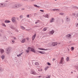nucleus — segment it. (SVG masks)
Listing matches in <instances>:
<instances>
[{
    "mask_svg": "<svg viewBox=\"0 0 78 78\" xmlns=\"http://www.w3.org/2000/svg\"><path fill=\"white\" fill-rule=\"evenodd\" d=\"M10 52H11V48H9L7 50V54H9Z\"/></svg>",
    "mask_w": 78,
    "mask_h": 78,
    "instance_id": "obj_1",
    "label": "nucleus"
},
{
    "mask_svg": "<svg viewBox=\"0 0 78 78\" xmlns=\"http://www.w3.org/2000/svg\"><path fill=\"white\" fill-rule=\"evenodd\" d=\"M58 45V43L56 42H53L51 44L52 46H55V45Z\"/></svg>",
    "mask_w": 78,
    "mask_h": 78,
    "instance_id": "obj_2",
    "label": "nucleus"
},
{
    "mask_svg": "<svg viewBox=\"0 0 78 78\" xmlns=\"http://www.w3.org/2000/svg\"><path fill=\"white\" fill-rule=\"evenodd\" d=\"M26 51L27 53H28L29 51H31V48L30 47H28L27 49L26 50Z\"/></svg>",
    "mask_w": 78,
    "mask_h": 78,
    "instance_id": "obj_3",
    "label": "nucleus"
},
{
    "mask_svg": "<svg viewBox=\"0 0 78 78\" xmlns=\"http://www.w3.org/2000/svg\"><path fill=\"white\" fill-rule=\"evenodd\" d=\"M30 73L31 74H32L33 75H36V72L34 71H31Z\"/></svg>",
    "mask_w": 78,
    "mask_h": 78,
    "instance_id": "obj_4",
    "label": "nucleus"
},
{
    "mask_svg": "<svg viewBox=\"0 0 78 78\" xmlns=\"http://www.w3.org/2000/svg\"><path fill=\"white\" fill-rule=\"evenodd\" d=\"M38 53H41V54H45V51H37Z\"/></svg>",
    "mask_w": 78,
    "mask_h": 78,
    "instance_id": "obj_5",
    "label": "nucleus"
},
{
    "mask_svg": "<svg viewBox=\"0 0 78 78\" xmlns=\"http://www.w3.org/2000/svg\"><path fill=\"white\" fill-rule=\"evenodd\" d=\"M12 22H16V18L13 17L12 19Z\"/></svg>",
    "mask_w": 78,
    "mask_h": 78,
    "instance_id": "obj_6",
    "label": "nucleus"
},
{
    "mask_svg": "<svg viewBox=\"0 0 78 78\" xmlns=\"http://www.w3.org/2000/svg\"><path fill=\"white\" fill-rule=\"evenodd\" d=\"M26 41V39H25L23 38L21 41V43H25V42Z\"/></svg>",
    "mask_w": 78,
    "mask_h": 78,
    "instance_id": "obj_7",
    "label": "nucleus"
},
{
    "mask_svg": "<svg viewBox=\"0 0 78 78\" xmlns=\"http://www.w3.org/2000/svg\"><path fill=\"white\" fill-rule=\"evenodd\" d=\"M30 51H33L34 53H36V51H35V50L33 48H30Z\"/></svg>",
    "mask_w": 78,
    "mask_h": 78,
    "instance_id": "obj_8",
    "label": "nucleus"
},
{
    "mask_svg": "<svg viewBox=\"0 0 78 78\" xmlns=\"http://www.w3.org/2000/svg\"><path fill=\"white\" fill-rule=\"evenodd\" d=\"M36 34H35L34 35H33L32 37V39L33 41H34V40L35 39V37H36Z\"/></svg>",
    "mask_w": 78,
    "mask_h": 78,
    "instance_id": "obj_9",
    "label": "nucleus"
},
{
    "mask_svg": "<svg viewBox=\"0 0 78 78\" xmlns=\"http://www.w3.org/2000/svg\"><path fill=\"white\" fill-rule=\"evenodd\" d=\"M63 61H64V58L62 57L61 58V61L60 63V64H62V62H63Z\"/></svg>",
    "mask_w": 78,
    "mask_h": 78,
    "instance_id": "obj_10",
    "label": "nucleus"
},
{
    "mask_svg": "<svg viewBox=\"0 0 78 78\" xmlns=\"http://www.w3.org/2000/svg\"><path fill=\"white\" fill-rule=\"evenodd\" d=\"M44 17H47V18H48L49 17V15L48 14H46V15H44Z\"/></svg>",
    "mask_w": 78,
    "mask_h": 78,
    "instance_id": "obj_11",
    "label": "nucleus"
},
{
    "mask_svg": "<svg viewBox=\"0 0 78 78\" xmlns=\"http://www.w3.org/2000/svg\"><path fill=\"white\" fill-rule=\"evenodd\" d=\"M38 49L39 50H45V51L47 50L46 49H45L43 48H39Z\"/></svg>",
    "mask_w": 78,
    "mask_h": 78,
    "instance_id": "obj_12",
    "label": "nucleus"
},
{
    "mask_svg": "<svg viewBox=\"0 0 78 78\" xmlns=\"http://www.w3.org/2000/svg\"><path fill=\"white\" fill-rule=\"evenodd\" d=\"M10 21L7 20L5 21V23H10Z\"/></svg>",
    "mask_w": 78,
    "mask_h": 78,
    "instance_id": "obj_13",
    "label": "nucleus"
},
{
    "mask_svg": "<svg viewBox=\"0 0 78 78\" xmlns=\"http://www.w3.org/2000/svg\"><path fill=\"white\" fill-rule=\"evenodd\" d=\"M0 52L2 53H3L4 52V50L2 49H0Z\"/></svg>",
    "mask_w": 78,
    "mask_h": 78,
    "instance_id": "obj_14",
    "label": "nucleus"
},
{
    "mask_svg": "<svg viewBox=\"0 0 78 78\" xmlns=\"http://www.w3.org/2000/svg\"><path fill=\"white\" fill-rule=\"evenodd\" d=\"M4 5H5V4L4 3H0V7H3L4 6Z\"/></svg>",
    "mask_w": 78,
    "mask_h": 78,
    "instance_id": "obj_15",
    "label": "nucleus"
},
{
    "mask_svg": "<svg viewBox=\"0 0 78 78\" xmlns=\"http://www.w3.org/2000/svg\"><path fill=\"white\" fill-rule=\"evenodd\" d=\"M15 6H16V8H18L20 6V4H16L15 5Z\"/></svg>",
    "mask_w": 78,
    "mask_h": 78,
    "instance_id": "obj_16",
    "label": "nucleus"
},
{
    "mask_svg": "<svg viewBox=\"0 0 78 78\" xmlns=\"http://www.w3.org/2000/svg\"><path fill=\"white\" fill-rule=\"evenodd\" d=\"M66 36V37H68L70 38V37H71V35H70V34H68Z\"/></svg>",
    "mask_w": 78,
    "mask_h": 78,
    "instance_id": "obj_17",
    "label": "nucleus"
},
{
    "mask_svg": "<svg viewBox=\"0 0 78 78\" xmlns=\"http://www.w3.org/2000/svg\"><path fill=\"white\" fill-rule=\"evenodd\" d=\"M54 30H52L50 32V34H53V33H54Z\"/></svg>",
    "mask_w": 78,
    "mask_h": 78,
    "instance_id": "obj_18",
    "label": "nucleus"
},
{
    "mask_svg": "<svg viewBox=\"0 0 78 78\" xmlns=\"http://www.w3.org/2000/svg\"><path fill=\"white\" fill-rule=\"evenodd\" d=\"M66 21H67V22H69L70 20V19L68 17H67L66 18Z\"/></svg>",
    "mask_w": 78,
    "mask_h": 78,
    "instance_id": "obj_19",
    "label": "nucleus"
},
{
    "mask_svg": "<svg viewBox=\"0 0 78 78\" xmlns=\"http://www.w3.org/2000/svg\"><path fill=\"white\" fill-rule=\"evenodd\" d=\"M48 68H49V66H47V67H45L44 68V70H45V71H46V70H47L48 69Z\"/></svg>",
    "mask_w": 78,
    "mask_h": 78,
    "instance_id": "obj_20",
    "label": "nucleus"
},
{
    "mask_svg": "<svg viewBox=\"0 0 78 78\" xmlns=\"http://www.w3.org/2000/svg\"><path fill=\"white\" fill-rule=\"evenodd\" d=\"M54 20H55L54 18H52V20H50V22H54Z\"/></svg>",
    "mask_w": 78,
    "mask_h": 78,
    "instance_id": "obj_21",
    "label": "nucleus"
},
{
    "mask_svg": "<svg viewBox=\"0 0 78 78\" xmlns=\"http://www.w3.org/2000/svg\"><path fill=\"white\" fill-rule=\"evenodd\" d=\"M2 26H3V27H6V25L5 24L3 23H2Z\"/></svg>",
    "mask_w": 78,
    "mask_h": 78,
    "instance_id": "obj_22",
    "label": "nucleus"
},
{
    "mask_svg": "<svg viewBox=\"0 0 78 78\" xmlns=\"http://www.w3.org/2000/svg\"><path fill=\"white\" fill-rule=\"evenodd\" d=\"M47 30V27H45L43 29V31H45Z\"/></svg>",
    "mask_w": 78,
    "mask_h": 78,
    "instance_id": "obj_23",
    "label": "nucleus"
},
{
    "mask_svg": "<svg viewBox=\"0 0 78 78\" xmlns=\"http://www.w3.org/2000/svg\"><path fill=\"white\" fill-rule=\"evenodd\" d=\"M20 27L21 28H22V29L23 30H25V27L23 26H21Z\"/></svg>",
    "mask_w": 78,
    "mask_h": 78,
    "instance_id": "obj_24",
    "label": "nucleus"
},
{
    "mask_svg": "<svg viewBox=\"0 0 78 78\" xmlns=\"http://www.w3.org/2000/svg\"><path fill=\"white\" fill-rule=\"evenodd\" d=\"M1 58L2 59H3L4 58H5V55H3L1 56Z\"/></svg>",
    "mask_w": 78,
    "mask_h": 78,
    "instance_id": "obj_25",
    "label": "nucleus"
},
{
    "mask_svg": "<svg viewBox=\"0 0 78 78\" xmlns=\"http://www.w3.org/2000/svg\"><path fill=\"white\" fill-rule=\"evenodd\" d=\"M34 6H35V7H36L37 8H40V6H38L37 5H34Z\"/></svg>",
    "mask_w": 78,
    "mask_h": 78,
    "instance_id": "obj_26",
    "label": "nucleus"
},
{
    "mask_svg": "<svg viewBox=\"0 0 78 78\" xmlns=\"http://www.w3.org/2000/svg\"><path fill=\"white\" fill-rule=\"evenodd\" d=\"M38 71H39L40 72H41L42 70V68H41L40 69H38Z\"/></svg>",
    "mask_w": 78,
    "mask_h": 78,
    "instance_id": "obj_27",
    "label": "nucleus"
},
{
    "mask_svg": "<svg viewBox=\"0 0 78 78\" xmlns=\"http://www.w3.org/2000/svg\"><path fill=\"white\" fill-rule=\"evenodd\" d=\"M35 65L36 66H38L39 65V63L38 62H36L35 63Z\"/></svg>",
    "mask_w": 78,
    "mask_h": 78,
    "instance_id": "obj_28",
    "label": "nucleus"
},
{
    "mask_svg": "<svg viewBox=\"0 0 78 78\" xmlns=\"http://www.w3.org/2000/svg\"><path fill=\"white\" fill-rule=\"evenodd\" d=\"M13 8H14L15 9H16V8H17V7H16V5H14L13 6Z\"/></svg>",
    "mask_w": 78,
    "mask_h": 78,
    "instance_id": "obj_29",
    "label": "nucleus"
},
{
    "mask_svg": "<svg viewBox=\"0 0 78 78\" xmlns=\"http://www.w3.org/2000/svg\"><path fill=\"white\" fill-rule=\"evenodd\" d=\"M66 61H69V57H67L66 58Z\"/></svg>",
    "mask_w": 78,
    "mask_h": 78,
    "instance_id": "obj_30",
    "label": "nucleus"
},
{
    "mask_svg": "<svg viewBox=\"0 0 78 78\" xmlns=\"http://www.w3.org/2000/svg\"><path fill=\"white\" fill-rule=\"evenodd\" d=\"M21 55H22V53H21L17 55V56H18V57H19V56H21Z\"/></svg>",
    "mask_w": 78,
    "mask_h": 78,
    "instance_id": "obj_31",
    "label": "nucleus"
},
{
    "mask_svg": "<svg viewBox=\"0 0 78 78\" xmlns=\"http://www.w3.org/2000/svg\"><path fill=\"white\" fill-rule=\"evenodd\" d=\"M71 49L72 51H73V50H74V48L73 47H72Z\"/></svg>",
    "mask_w": 78,
    "mask_h": 78,
    "instance_id": "obj_32",
    "label": "nucleus"
},
{
    "mask_svg": "<svg viewBox=\"0 0 78 78\" xmlns=\"http://www.w3.org/2000/svg\"><path fill=\"white\" fill-rule=\"evenodd\" d=\"M53 11H57V10H58V9H52Z\"/></svg>",
    "mask_w": 78,
    "mask_h": 78,
    "instance_id": "obj_33",
    "label": "nucleus"
},
{
    "mask_svg": "<svg viewBox=\"0 0 78 78\" xmlns=\"http://www.w3.org/2000/svg\"><path fill=\"white\" fill-rule=\"evenodd\" d=\"M76 15V14L75 13H73L72 14V16H75Z\"/></svg>",
    "mask_w": 78,
    "mask_h": 78,
    "instance_id": "obj_34",
    "label": "nucleus"
},
{
    "mask_svg": "<svg viewBox=\"0 0 78 78\" xmlns=\"http://www.w3.org/2000/svg\"><path fill=\"white\" fill-rule=\"evenodd\" d=\"M47 64H48V66H50V65H51V64H50V63H49V62H48L47 63Z\"/></svg>",
    "mask_w": 78,
    "mask_h": 78,
    "instance_id": "obj_35",
    "label": "nucleus"
},
{
    "mask_svg": "<svg viewBox=\"0 0 78 78\" xmlns=\"http://www.w3.org/2000/svg\"><path fill=\"white\" fill-rule=\"evenodd\" d=\"M38 22H39V20H38L36 22H35V24L37 23H38Z\"/></svg>",
    "mask_w": 78,
    "mask_h": 78,
    "instance_id": "obj_36",
    "label": "nucleus"
},
{
    "mask_svg": "<svg viewBox=\"0 0 78 78\" xmlns=\"http://www.w3.org/2000/svg\"><path fill=\"white\" fill-rule=\"evenodd\" d=\"M40 11H41V12H44V10H40Z\"/></svg>",
    "mask_w": 78,
    "mask_h": 78,
    "instance_id": "obj_37",
    "label": "nucleus"
},
{
    "mask_svg": "<svg viewBox=\"0 0 78 78\" xmlns=\"http://www.w3.org/2000/svg\"><path fill=\"white\" fill-rule=\"evenodd\" d=\"M12 42L13 43H14L15 42V41H14V40H12Z\"/></svg>",
    "mask_w": 78,
    "mask_h": 78,
    "instance_id": "obj_38",
    "label": "nucleus"
},
{
    "mask_svg": "<svg viewBox=\"0 0 78 78\" xmlns=\"http://www.w3.org/2000/svg\"><path fill=\"white\" fill-rule=\"evenodd\" d=\"M26 40H27V41H28V40H29V38H26Z\"/></svg>",
    "mask_w": 78,
    "mask_h": 78,
    "instance_id": "obj_39",
    "label": "nucleus"
},
{
    "mask_svg": "<svg viewBox=\"0 0 78 78\" xmlns=\"http://www.w3.org/2000/svg\"><path fill=\"white\" fill-rule=\"evenodd\" d=\"M60 15H63V14H64V13H60Z\"/></svg>",
    "mask_w": 78,
    "mask_h": 78,
    "instance_id": "obj_40",
    "label": "nucleus"
},
{
    "mask_svg": "<svg viewBox=\"0 0 78 78\" xmlns=\"http://www.w3.org/2000/svg\"><path fill=\"white\" fill-rule=\"evenodd\" d=\"M27 17H30V15H27Z\"/></svg>",
    "mask_w": 78,
    "mask_h": 78,
    "instance_id": "obj_41",
    "label": "nucleus"
},
{
    "mask_svg": "<svg viewBox=\"0 0 78 78\" xmlns=\"http://www.w3.org/2000/svg\"><path fill=\"white\" fill-rule=\"evenodd\" d=\"M50 78V76H48V77H46V78Z\"/></svg>",
    "mask_w": 78,
    "mask_h": 78,
    "instance_id": "obj_42",
    "label": "nucleus"
},
{
    "mask_svg": "<svg viewBox=\"0 0 78 78\" xmlns=\"http://www.w3.org/2000/svg\"><path fill=\"white\" fill-rule=\"evenodd\" d=\"M14 40H15V39H16V37H14Z\"/></svg>",
    "mask_w": 78,
    "mask_h": 78,
    "instance_id": "obj_43",
    "label": "nucleus"
},
{
    "mask_svg": "<svg viewBox=\"0 0 78 78\" xmlns=\"http://www.w3.org/2000/svg\"><path fill=\"white\" fill-rule=\"evenodd\" d=\"M76 16L77 17H78V13H77L76 15Z\"/></svg>",
    "mask_w": 78,
    "mask_h": 78,
    "instance_id": "obj_44",
    "label": "nucleus"
},
{
    "mask_svg": "<svg viewBox=\"0 0 78 78\" xmlns=\"http://www.w3.org/2000/svg\"><path fill=\"white\" fill-rule=\"evenodd\" d=\"M20 18H22V16H20Z\"/></svg>",
    "mask_w": 78,
    "mask_h": 78,
    "instance_id": "obj_45",
    "label": "nucleus"
},
{
    "mask_svg": "<svg viewBox=\"0 0 78 78\" xmlns=\"http://www.w3.org/2000/svg\"><path fill=\"white\" fill-rule=\"evenodd\" d=\"M32 2H33V1H34V0H30Z\"/></svg>",
    "mask_w": 78,
    "mask_h": 78,
    "instance_id": "obj_46",
    "label": "nucleus"
},
{
    "mask_svg": "<svg viewBox=\"0 0 78 78\" xmlns=\"http://www.w3.org/2000/svg\"><path fill=\"white\" fill-rule=\"evenodd\" d=\"M58 45H59V44H61V43H58Z\"/></svg>",
    "mask_w": 78,
    "mask_h": 78,
    "instance_id": "obj_47",
    "label": "nucleus"
},
{
    "mask_svg": "<svg viewBox=\"0 0 78 78\" xmlns=\"http://www.w3.org/2000/svg\"><path fill=\"white\" fill-rule=\"evenodd\" d=\"M76 27H78V23L77 24V25H76Z\"/></svg>",
    "mask_w": 78,
    "mask_h": 78,
    "instance_id": "obj_48",
    "label": "nucleus"
},
{
    "mask_svg": "<svg viewBox=\"0 0 78 78\" xmlns=\"http://www.w3.org/2000/svg\"><path fill=\"white\" fill-rule=\"evenodd\" d=\"M55 59L53 58V61H55Z\"/></svg>",
    "mask_w": 78,
    "mask_h": 78,
    "instance_id": "obj_49",
    "label": "nucleus"
},
{
    "mask_svg": "<svg viewBox=\"0 0 78 78\" xmlns=\"http://www.w3.org/2000/svg\"><path fill=\"white\" fill-rule=\"evenodd\" d=\"M39 78H40V77H41V76H39Z\"/></svg>",
    "mask_w": 78,
    "mask_h": 78,
    "instance_id": "obj_50",
    "label": "nucleus"
},
{
    "mask_svg": "<svg viewBox=\"0 0 78 78\" xmlns=\"http://www.w3.org/2000/svg\"><path fill=\"white\" fill-rule=\"evenodd\" d=\"M71 73H73V72H71Z\"/></svg>",
    "mask_w": 78,
    "mask_h": 78,
    "instance_id": "obj_51",
    "label": "nucleus"
},
{
    "mask_svg": "<svg viewBox=\"0 0 78 78\" xmlns=\"http://www.w3.org/2000/svg\"><path fill=\"white\" fill-rule=\"evenodd\" d=\"M1 34H0V36H1Z\"/></svg>",
    "mask_w": 78,
    "mask_h": 78,
    "instance_id": "obj_52",
    "label": "nucleus"
},
{
    "mask_svg": "<svg viewBox=\"0 0 78 78\" xmlns=\"http://www.w3.org/2000/svg\"><path fill=\"white\" fill-rule=\"evenodd\" d=\"M55 0V1H56V0Z\"/></svg>",
    "mask_w": 78,
    "mask_h": 78,
    "instance_id": "obj_53",
    "label": "nucleus"
},
{
    "mask_svg": "<svg viewBox=\"0 0 78 78\" xmlns=\"http://www.w3.org/2000/svg\"><path fill=\"white\" fill-rule=\"evenodd\" d=\"M23 53V52L22 53Z\"/></svg>",
    "mask_w": 78,
    "mask_h": 78,
    "instance_id": "obj_54",
    "label": "nucleus"
}]
</instances>
